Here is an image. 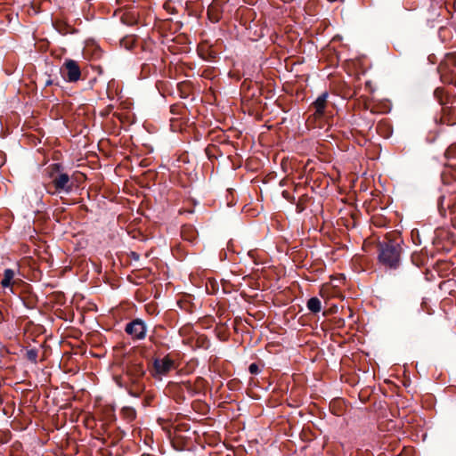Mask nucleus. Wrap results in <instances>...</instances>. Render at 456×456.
Masks as SVG:
<instances>
[{"label": "nucleus", "instance_id": "13", "mask_svg": "<svg viewBox=\"0 0 456 456\" xmlns=\"http://www.w3.org/2000/svg\"><path fill=\"white\" fill-rule=\"evenodd\" d=\"M28 357L29 360L33 361V362H36L37 361V354L36 351H33V350H30L28 352Z\"/></svg>", "mask_w": 456, "mask_h": 456}, {"label": "nucleus", "instance_id": "8", "mask_svg": "<svg viewBox=\"0 0 456 456\" xmlns=\"http://www.w3.org/2000/svg\"><path fill=\"white\" fill-rule=\"evenodd\" d=\"M182 237L190 242L197 238V231L191 225H184L181 231Z\"/></svg>", "mask_w": 456, "mask_h": 456}, {"label": "nucleus", "instance_id": "7", "mask_svg": "<svg viewBox=\"0 0 456 456\" xmlns=\"http://www.w3.org/2000/svg\"><path fill=\"white\" fill-rule=\"evenodd\" d=\"M327 99L328 94L323 93L313 102L315 118H321L323 116L325 108L327 106Z\"/></svg>", "mask_w": 456, "mask_h": 456}, {"label": "nucleus", "instance_id": "15", "mask_svg": "<svg viewBox=\"0 0 456 456\" xmlns=\"http://www.w3.org/2000/svg\"><path fill=\"white\" fill-rule=\"evenodd\" d=\"M53 169H56V170H58V169H59V165L54 164V165L53 166Z\"/></svg>", "mask_w": 456, "mask_h": 456}, {"label": "nucleus", "instance_id": "14", "mask_svg": "<svg viewBox=\"0 0 456 456\" xmlns=\"http://www.w3.org/2000/svg\"><path fill=\"white\" fill-rule=\"evenodd\" d=\"M129 256H130V257H132L134 260H138L139 259V255L137 253H135V252H131Z\"/></svg>", "mask_w": 456, "mask_h": 456}, {"label": "nucleus", "instance_id": "9", "mask_svg": "<svg viewBox=\"0 0 456 456\" xmlns=\"http://www.w3.org/2000/svg\"><path fill=\"white\" fill-rule=\"evenodd\" d=\"M306 305H307L308 310L314 314H317V313L321 312L322 303H321V300L316 297H311L307 301Z\"/></svg>", "mask_w": 456, "mask_h": 456}, {"label": "nucleus", "instance_id": "5", "mask_svg": "<svg viewBox=\"0 0 456 456\" xmlns=\"http://www.w3.org/2000/svg\"><path fill=\"white\" fill-rule=\"evenodd\" d=\"M153 366L156 374L162 376L167 374L175 367V362L167 355L162 359H155Z\"/></svg>", "mask_w": 456, "mask_h": 456}, {"label": "nucleus", "instance_id": "4", "mask_svg": "<svg viewBox=\"0 0 456 456\" xmlns=\"http://www.w3.org/2000/svg\"><path fill=\"white\" fill-rule=\"evenodd\" d=\"M63 70L66 72L64 77L69 82H77L80 79L81 70L76 61L71 59L66 60L61 67V71Z\"/></svg>", "mask_w": 456, "mask_h": 456}, {"label": "nucleus", "instance_id": "11", "mask_svg": "<svg viewBox=\"0 0 456 456\" xmlns=\"http://www.w3.org/2000/svg\"><path fill=\"white\" fill-rule=\"evenodd\" d=\"M385 128L387 130V134L386 135H388L390 134L388 123L387 121L382 120L378 124L377 129L381 133L382 130Z\"/></svg>", "mask_w": 456, "mask_h": 456}, {"label": "nucleus", "instance_id": "17", "mask_svg": "<svg viewBox=\"0 0 456 456\" xmlns=\"http://www.w3.org/2000/svg\"><path fill=\"white\" fill-rule=\"evenodd\" d=\"M131 413H132L133 417H134L135 413H134V411L133 410L131 411Z\"/></svg>", "mask_w": 456, "mask_h": 456}, {"label": "nucleus", "instance_id": "3", "mask_svg": "<svg viewBox=\"0 0 456 456\" xmlns=\"http://www.w3.org/2000/svg\"><path fill=\"white\" fill-rule=\"evenodd\" d=\"M52 178V183L56 192H66L69 193L72 190V183L68 174L58 173L54 175L53 172L50 175Z\"/></svg>", "mask_w": 456, "mask_h": 456}, {"label": "nucleus", "instance_id": "6", "mask_svg": "<svg viewBox=\"0 0 456 456\" xmlns=\"http://www.w3.org/2000/svg\"><path fill=\"white\" fill-rule=\"evenodd\" d=\"M17 281L18 279L15 278V272L12 269L7 268L4 271V276L0 284L4 289H9L12 291V287Z\"/></svg>", "mask_w": 456, "mask_h": 456}, {"label": "nucleus", "instance_id": "10", "mask_svg": "<svg viewBox=\"0 0 456 456\" xmlns=\"http://www.w3.org/2000/svg\"><path fill=\"white\" fill-rule=\"evenodd\" d=\"M447 159H456V143L451 144L444 152Z\"/></svg>", "mask_w": 456, "mask_h": 456}, {"label": "nucleus", "instance_id": "1", "mask_svg": "<svg viewBox=\"0 0 456 456\" xmlns=\"http://www.w3.org/2000/svg\"><path fill=\"white\" fill-rule=\"evenodd\" d=\"M379 259L380 263L390 268H396L399 265L402 248L395 240H387L379 243Z\"/></svg>", "mask_w": 456, "mask_h": 456}, {"label": "nucleus", "instance_id": "16", "mask_svg": "<svg viewBox=\"0 0 456 456\" xmlns=\"http://www.w3.org/2000/svg\"><path fill=\"white\" fill-rule=\"evenodd\" d=\"M288 194H289V193H288L287 191H285L282 192V195H283L285 198H287V197H288Z\"/></svg>", "mask_w": 456, "mask_h": 456}, {"label": "nucleus", "instance_id": "12", "mask_svg": "<svg viewBox=\"0 0 456 456\" xmlns=\"http://www.w3.org/2000/svg\"><path fill=\"white\" fill-rule=\"evenodd\" d=\"M248 370L251 374H257L259 371L258 365L255 362L251 363L248 367Z\"/></svg>", "mask_w": 456, "mask_h": 456}, {"label": "nucleus", "instance_id": "2", "mask_svg": "<svg viewBox=\"0 0 456 456\" xmlns=\"http://www.w3.org/2000/svg\"><path fill=\"white\" fill-rule=\"evenodd\" d=\"M125 331L133 339L142 340L146 337L147 328L141 319H134L126 325Z\"/></svg>", "mask_w": 456, "mask_h": 456}]
</instances>
